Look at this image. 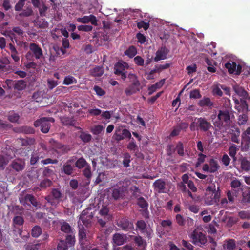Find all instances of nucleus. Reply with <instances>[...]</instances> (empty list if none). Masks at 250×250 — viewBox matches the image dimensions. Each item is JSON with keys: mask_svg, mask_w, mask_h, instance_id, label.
Here are the masks:
<instances>
[{"mask_svg": "<svg viewBox=\"0 0 250 250\" xmlns=\"http://www.w3.org/2000/svg\"><path fill=\"white\" fill-rule=\"evenodd\" d=\"M226 104L227 108L219 110L210 116L214 125L219 129H226L230 125V117L232 113L229 100L226 101Z\"/></svg>", "mask_w": 250, "mask_h": 250, "instance_id": "nucleus-1", "label": "nucleus"}, {"mask_svg": "<svg viewBox=\"0 0 250 250\" xmlns=\"http://www.w3.org/2000/svg\"><path fill=\"white\" fill-rule=\"evenodd\" d=\"M207 193L204 198L205 204L208 206L212 205L217 203L219 199L220 194L219 187L214 185L209 186L207 189Z\"/></svg>", "mask_w": 250, "mask_h": 250, "instance_id": "nucleus-2", "label": "nucleus"}, {"mask_svg": "<svg viewBox=\"0 0 250 250\" xmlns=\"http://www.w3.org/2000/svg\"><path fill=\"white\" fill-rule=\"evenodd\" d=\"M212 127L211 123L204 117L196 118L190 125L191 131L200 130L203 132H207Z\"/></svg>", "mask_w": 250, "mask_h": 250, "instance_id": "nucleus-3", "label": "nucleus"}, {"mask_svg": "<svg viewBox=\"0 0 250 250\" xmlns=\"http://www.w3.org/2000/svg\"><path fill=\"white\" fill-rule=\"evenodd\" d=\"M128 78L132 83L125 89V92L126 96H130L140 90V83L136 75L133 73L128 74Z\"/></svg>", "mask_w": 250, "mask_h": 250, "instance_id": "nucleus-4", "label": "nucleus"}, {"mask_svg": "<svg viewBox=\"0 0 250 250\" xmlns=\"http://www.w3.org/2000/svg\"><path fill=\"white\" fill-rule=\"evenodd\" d=\"M54 122V119L52 117H42L37 120L34 123V125L35 127H40V129L43 133L48 132L51 123Z\"/></svg>", "mask_w": 250, "mask_h": 250, "instance_id": "nucleus-5", "label": "nucleus"}, {"mask_svg": "<svg viewBox=\"0 0 250 250\" xmlns=\"http://www.w3.org/2000/svg\"><path fill=\"white\" fill-rule=\"evenodd\" d=\"M129 68L127 63L122 61H119L115 65V74L120 76L122 80H125L128 78V74L130 73L127 72Z\"/></svg>", "mask_w": 250, "mask_h": 250, "instance_id": "nucleus-6", "label": "nucleus"}, {"mask_svg": "<svg viewBox=\"0 0 250 250\" xmlns=\"http://www.w3.org/2000/svg\"><path fill=\"white\" fill-rule=\"evenodd\" d=\"M190 238L194 245L200 247L205 245L207 242L205 235L198 229H195L193 231L190 235Z\"/></svg>", "mask_w": 250, "mask_h": 250, "instance_id": "nucleus-7", "label": "nucleus"}, {"mask_svg": "<svg viewBox=\"0 0 250 250\" xmlns=\"http://www.w3.org/2000/svg\"><path fill=\"white\" fill-rule=\"evenodd\" d=\"M62 194L60 190L57 189H53L49 195L45 199L52 206H56L61 201Z\"/></svg>", "mask_w": 250, "mask_h": 250, "instance_id": "nucleus-8", "label": "nucleus"}, {"mask_svg": "<svg viewBox=\"0 0 250 250\" xmlns=\"http://www.w3.org/2000/svg\"><path fill=\"white\" fill-rule=\"evenodd\" d=\"M136 229H139L140 232L146 235L148 238H152L153 234V230L150 227H147L146 222L142 220L137 222Z\"/></svg>", "mask_w": 250, "mask_h": 250, "instance_id": "nucleus-9", "label": "nucleus"}, {"mask_svg": "<svg viewBox=\"0 0 250 250\" xmlns=\"http://www.w3.org/2000/svg\"><path fill=\"white\" fill-rule=\"evenodd\" d=\"M91 209L87 208L83 211L80 215L79 220L78 222V224L81 223V221L86 227H88L91 223V220L93 217V214L92 212H89Z\"/></svg>", "mask_w": 250, "mask_h": 250, "instance_id": "nucleus-10", "label": "nucleus"}, {"mask_svg": "<svg viewBox=\"0 0 250 250\" xmlns=\"http://www.w3.org/2000/svg\"><path fill=\"white\" fill-rule=\"evenodd\" d=\"M131 134L129 131L126 129H123L121 127L116 128L113 136V138L117 141H121L125 138H130Z\"/></svg>", "mask_w": 250, "mask_h": 250, "instance_id": "nucleus-11", "label": "nucleus"}, {"mask_svg": "<svg viewBox=\"0 0 250 250\" xmlns=\"http://www.w3.org/2000/svg\"><path fill=\"white\" fill-rule=\"evenodd\" d=\"M233 99L235 103V109L239 113H248V104L246 102L247 99H240L239 100L234 96Z\"/></svg>", "mask_w": 250, "mask_h": 250, "instance_id": "nucleus-12", "label": "nucleus"}, {"mask_svg": "<svg viewBox=\"0 0 250 250\" xmlns=\"http://www.w3.org/2000/svg\"><path fill=\"white\" fill-rule=\"evenodd\" d=\"M220 168V166L217 161L211 158L209 161V164H205L203 166V170L205 172L214 173Z\"/></svg>", "mask_w": 250, "mask_h": 250, "instance_id": "nucleus-13", "label": "nucleus"}, {"mask_svg": "<svg viewBox=\"0 0 250 250\" xmlns=\"http://www.w3.org/2000/svg\"><path fill=\"white\" fill-rule=\"evenodd\" d=\"M229 73L239 75L241 72L242 66L233 62H228L225 65Z\"/></svg>", "mask_w": 250, "mask_h": 250, "instance_id": "nucleus-14", "label": "nucleus"}, {"mask_svg": "<svg viewBox=\"0 0 250 250\" xmlns=\"http://www.w3.org/2000/svg\"><path fill=\"white\" fill-rule=\"evenodd\" d=\"M126 191V188L122 187L110 189L109 192L111 194L112 197L115 200H117L122 198Z\"/></svg>", "mask_w": 250, "mask_h": 250, "instance_id": "nucleus-15", "label": "nucleus"}, {"mask_svg": "<svg viewBox=\"0 0 250 250\" xmlns=\"http://www.w3.org/2000/svg\"><path fill=\"white\" fill-rule=\"evenodd\" d=\"M10 167L14 171L20 172L24 169L25 167V162L21 159H16L11 162L10 164Z\"/></svg>", "mask_w": 250, "mask_h": 250, "instance_id": "nucleus-16", "label": "nucleus"}, {"mask_svg": "<svg viewBox=\"0 0 250 250\" xmlns=\"http://www.w3.org/2000/svg\"><path fill=\"white\" fill-rule=\"evenodd\" d=\"M29 49L36 59H40L43 57V52L41 47L35 43L29 44Z\"/></svg>", "mask_w": 250, "mask_h": 250, "instance_id": "nucleus-17", "label": "nucleus"}, {"mask_svg": "<svg viewBox=\"0 0 250 250\" xmlns=\"http://www.w3.org/2000/svg\"><path fill=\"white\" fill-rule=\"evenodd\" d=\"M6 83L8 85H13L15 89L18 90H22L26 87V82L22 80L18 81H13L11 80H7Z\"/></svg>", "mask_w": 250, "mask_h": 250, "instance_id": "nucleus-18", "label": "nucleus"}, {"mask_svg": "<svg viewBox=\"0 0 250 250\" xmlns=\"http://www.w3.org/2000/svg\"><path fill=\"white\" fill-rule=\"evenodd\" d=\"M77 21L78 22L82 23H88L90 22L92 25H97V20L96 17L93 15H90L89 16H84L81 18H78Z\"/></svg>", "mask_w": 250, "mask_h": 250, "instance_id": "nucleus-19", "label": "nucleus"}, {"mask_svg": "<svg viewBox=\"0 0 250 250\" xmlns=\"http://www.w3.org/2000/svg\"><path fill=\"white\" fill-rule=\"evenodd\" d=\"M154 191L159 193H165L166 191V183L161 179H159L156 180L153 184Z\"/></svg>", "mask_w": 250, "mask_h": 250, "instance_id": "nucleus-20", "label": "nucleus"}, {"mask_svg": "<svg viewBox=\"0 0 250 250\" xmlns=\"http://www.w3.org/2000/svg\"><path fill=\"white\" fill-rule=\"evenodd\" d=\"M21 204L25 205V204H32L34 207H37L38 203L35 197L31 194H26L24 197H22L20 199Z\"/></svg>", "mask_w": 250, "mask_h": 250, "instance_id": "nucleus-21", "label": "nucleus"}, {"mask_svg": "<svg viewBox=\"0 0 250 250\" xmlns=\"http://www.w3.org/2000/svg\"><path fill=\"white\" fill-rule=\"evenodd\" d=\"M233 89L236 94L241 97L240 99H249L250 97L244 88L239 85H234Z\"/></svg>", "mask_w": 250, "mask_h": 250, "instance_id": "nucleus-22", "label": "nucleus"}, {"mask_svg": "<svg viewBox=\"0 0 250 250\" xmlns=\"http://www.w3.org/2000/svg\"><path fill=\"white\" fill-rule=\"evenodd\" d=\"M132 238L138 248V250H146V242L141 236L139 235L133 236Z\"/></svg>", "mask_w": 250, "mask_h": 250, "instance_id": "nucleus-23", "label": "nucleus"}, {"mask_svg": "<svg viewBox=\"0 0 250 250\" xmlns=\"http://www.w3.org/2000/svg\"><path fill=\"white\" fill-rule=\"evenodd\" d=\"M49 143L54 149H60L62 153H65L68 151L66 146L57 142L53 139H50Z\"/></svg>", "mask_w": 250, "mask_h": 250, "instance_id": "nucleus-24", "label": "nucleus"}, {"mask_svg": "<svg viewBox=\"0 0 250 250\" xmlns=\"http://www.w3.org/2000/svg\"><path fill=\"white\" fill-rule=\"evenodd\" d=\"M168 50L165 47L161 48L156 53V57L154 58L155 61H158L161 60H164L167 58Z\"/></svg>", "mask_w": 250, "mask_h": 250, "instance_id": "nucleus-25", "label": "nucleus"}, {"mask_svg": "<svg viewBox=\"0 0 250 250\" xmlns=\"http://www.w3.org/2000/svg\"><path fill=\"white\" fill-rule=\"evenodd\" d=\"M113 241L116 245H122L125 241V235L120 233H115L113 236Z\"/></svg>", "mask_w": 250, "mask_h": 250, "instance_id": "nucleus-26", "label": "nucleus"}, {"mask_svg": "<svg viewBox=\"0 0 250 250\" xmlns=\"http://www.w3.org/2000/svg\"><path fill=\"white\" fill-rule=\"evenodd\" d=\"M13 232L14 234L13 238L14 239V241L16 243H21V239H20V238H22L24 240H26L27 238H28V236H22V229L20 228H18L17 229H14L13 230Z\"/></svg>", "mask_w": 250, "mask_h": 250, "instance_id": "nucleus-27", "label": "nucleus"}, {"mask_svg": "<svg viewBox=\"0 0 250 250\" xmlns=\"http://www.w3.org/2000/svg\"><path fill=\"white\" fill-rule=\"evenodd\" d=\"M15 130L18 132L26 134H34L35 132V131L33 128L27 126H22L18 127L16 128Z\"/></svg>", "mask_w": 250, "mask_h": 250, "instance_id": "nucleus-28", "label": "nucleus"}, {"mask_svg": "<svg viewBox=\"0 0 250 250\" xmlns=\"http://www.w3.org/2000/svg\"><path fill=\"white\" fill-rule=\"evenodd\" d=\"M223 248L226 250H233L236 247L235 241L230 239L224 241L223 245Z\"/></svg>", "mask_w": 250, "mask_h": 250, "instance_id": "nucleus-29", "label": "nucleus"}, {"mask_svg": "<svg viewBox=\"0 0 250 250\" xmlns=\"http://www.w3.org/2000/svg\"><path fill=\"white\" fill-rule=\"evenodd\" d=\"M14 33L17 34L18 35L22 37L24 34V32L19 27H14L13 28L12 30L10 31V33L12 36L11 37V39L13 40V38L15 42L18 44V40L17 38L15 37V35Z\"/></svg>", "mask_w": 250, "mask_h": 250, "instance_id": "nucleus-30", "label": "nucleus"}, {"mask_svg": "<svg viewBox=\"0 0 250 250\" xmlns=\"http://www.w3.org/2000/svg\"><path fill=\"white\" fill-rule=\"evenodd\" d=\"M71 161H68L65 164H64L62 172H63L65 174L70 175L73 173V167L69 164Z\"/></svg>", "mask_w": 250, "mask_h": 250, "instance_id": "nucleus-31", "label": "nucleus"}, {"mask_svg": "<svg viewBox=\"0 0 250 250\" xmlns=\"http://www.w3.org/2000/svg\"><path fill=\"white\" fill-rule=\"evenodd\" d=\"M241 168L246 171L250 169V162L245 157H241L239 159Z\"/></svg>", "mask_w": 250, "mask_h": 250, "instance_id": "nucleus-32", "label": "nucleus"}, {"mask_svg": "<svg viewBox=\"0 0 250 250\" xmlns=\"http://www.w3.org/2000/svg\"><path fill=\"white\" fill-rule=\"evenodd\" d=\"M61 230L67 234L74 233L73 229L68 223L65 222H63L61 224Z\"/></svg>", "mask_w": 250, "mask_h": 250, "instance_id": "nucleus-33", "label": "nucleus"}, {"mask_svg": "<svg viewBox=\"0 0 250 250\" xmlns=\"http://www.w3.org/2000/svg\"><path fill=\"white\" fill-rule=\"evenodd\" d=\"M45 156V153L42 154V152H34L32 154L30 160L31 165H35L38 161L39 158H43Z\"/></svg>", "mask_w": 250, "mask_h": 250, "instance_id": "nucleus-34", "label": "nucleus"}, {"mask_svg": "<svg viewBox=\"0 0 250 250\" xmlns=\"http://www.w3.org/2000/svg\"><path fill=\"white\" fill-rule=\"evenodd\" d=\"M66 244L69 247H71L74 245L75 242V238L74 233L67 234L66 237L65 241Z\"/></svg>", "mask_w": 250, "mask_h": 250, "instance_id": "nucleus-35", "label": "nucleus"}, {"mask_svg": "<svg viewBox=\"0 0 250 250\" xmlns=\"http://www.w3.org/2000/svg\"><path fill=\"white\" fill-rule=\"evenodd\" d=\"M120 226L122 229L125 230H128L133 227V224L127 220H123L121 221L120 222Z\"/></svg>", "mask_w": 250, "mask_h": 250, "instance_id": "nucleus-36", "label": "nucleus"}, {"mask_svg": "<svg viewBox=\"0 0 250 250\" xmlns=\"http://www.w3.org/2000/svg\"><path fill=\"white\" fill-rule=\"evenodd\" d=\"M90 73L94 77H100L103 74L104 70L102 67L96 66L91 70Z\"/></svg>", "mask_w": 250, "mask_h": 250, "instance_id": "nucleus-37", "label": "nucleus"}, {"mask_svg": "<svg viewBox=\"0 0 250 250\" xmlns=\"http://www.w3.org/2000/svg\"><path fill=\"white\" fill-rule=\"evenodd\" d=\"M136 48L133 46H130L125 52V54L130 58L134 57L136 55Z\"/></svg>", "mask_w": 250, "mask_h": 250, "instance_id": "nucleus-38", "label": "nucleus"}, {"mask_svg": "<svg viewBox=\"0 0 250 250\" xmlns=\"http://www.w3.org/2000/svg\"><path fill=\"white\" fill-rule=\"evenodd\" d=\"M248 119V113H242L238 118V124L240 125H243L246 124Z\"/></svg>", "mask_w": 250, "mask_h": 250, "instance_id": "nucleus-39", "label": "nucleus"}, {"mask_svg": "<svg viewBox=\"0 0 250 250\" xmlns=\"http://www.w3.org/2000/svg\"><path fill=\"white\" fill-rule=\"evenodd\" d=\"M42 233V229L39 226H35L32 229L31 234L34 237H38Z\"/></svg>", "mask_w": 250, "mask_h": 250, "instance_id": "nucleus-40", "label": "nucleus"}, {"mask_svg": "<svg viewBox=\"0 0 250 250\" xmlns=\"http://www.w3.org/2000/svg\"><path fill=\"white\" fill-rule=\"evenodd\" d=\"M20 142L22 146L32 145L35 143V140L34 138H27L26 139H20Z\"/></svg>", "mask_w": 250, "mask_h": 250, "instance_id": "nucleus-41", "label": "nucleus"}, {"mask_svg": "<svg viewBox=\"0 0 250 250\" xmlns=\"http://www.w3.org/2000/svg\"><path fill=\"white\" fill-rule=\"evenodd\" d=\"M199 105L200 106H207L211 107L213 105V103L211 102L209 98H205L199 101Z\"/></svg>", "mask_w": 250, "mask_h": 250, "instance_id": "nucleus-42", "label": "nucleus"}, {"mask_svg": "<svg viewBox=\"0 0 250 250\" xmlns=\"http://www.w3.org/2000/svg\"><path fill=\"white\" fill-rule=\"evenodd\" d=\"M239 148L238 146L233 145L229 147V155L234 160H236L235 155Z\"/></svg>", "mask_w": 250, "mask_h": 250, "instance_id": "nucleus-43", "label": "nucleus"}, {"mask_svg": "<svg viewBox=\"0 0 250 250\" xmlns=\"http://www.w3.org/2000/svg\"><path fill=\"white\" fill-rule=\"evenodd\" d=\"M75 165L76 167L79 169L82 168L84 167H86L87 165H88L85 160L83 157L79 158L76 161Z\"/></svg>", "mask_w": 250, "mask_h": 250, "instance_id": "nucleus-44", "label": "nucleus"}, {"mask_svg": "<svg viewBox=\"0 0 250 250\" xmlns=\"http://www.w3.org/2000/svg\"><path fill=\"white\" fill-rule=\"evenodd\" d=\"M77 83V80L74 77L67 76L65 77L63 83L68 85L72 83Z\"/></svg>", "mask_w": 250, "mask_h": 250, "instance_id": "nucleus-45", "label": "nucleus"}, {"mask_svg": "<svg viewBox=\"0 0 250 250\" xmlns=\"http://www.w3.org/2000/svg\"><path fill=\"white\" fill-rule=\"evenodd\" d=\"M13 224L14 229H17L15 226V225H22L23 224L24 220L21 216H17L14 217L13 220Z\"/></svg>", "mask_w": 250, "mask_h": 250, "instance_id": "nucleus-46", "label": "nucleus"}, {"mask_svg": "<svg viewBox=\"0 0 250 250\" xmlns=\"http://www.w3.org/2000/svg\"><path fill=\"white\" fill-rule=\"evenodd\" d=\"M137 204L139 206L143 209L145 210H147L148 204L146 203V201L143 197H139L138 198V202Z\"/></svg>", "mask_w": 250, "mask_h": 250, "instance_id": "nucleus-47", "label": "nucleus"}, {"mask_svg": "<svg viewBox=\"0 0 250 250\" xmlns=\"http://www.w3.org/2000/svg\"><path fill=\"white\" fill-rule=\"evenodd\" d=\"M130 190L133 196L135 198H139L141 194L140 190L136 186H132L130 188Z\"/></svg>", "mask_w": 250, "mask_h": 250, "instance_id": "nucleus-48", "label": "nucleus"}, {"mask_svg": "<svg viewBox=\"0 0 250 250\" xmlns=\"http://www.w3.org/2000/svg\"><path fill=\"white\" fill-rule=\"evenodd\" d=\"M33 14V10L31 7H27L19 14L21 17H29Z\"/></svg>", "mask_w": 250, "mask_h": 250, "instance_id": "nucleus-49", "label": "nucleus"}, {"mask_svg": "<svg viewBox=\"0 0 250 250\" xmlns=\"http://www.w3.org/2000/svg\"><path fill=\"white\" fill-rule=\"evenodd\" d=\"M175 149L179 156H183L184 155L183 145L181 142H179L177 144Z\"/></svg>", "mask_w": 250, "mask_h": 250, "instance_id": "nucleus-50", "label": "nucleus"}, {"mask_svg": "<svg viewBox=\"0 0 250 250\" xmlns=\"http://www.w3.org/2000/svg\"><path fill=\"white\" fill-rule=\"evenodd\" d=\"M79 238L80 242L86 238V233L83 226L81 228H79Z\"/></svg>", "mask_w": 250, "mask_h": 250, "instance_id": "nucleus-51", "label": "nucleus"}, {"mask_svg": "<svg viewBox=\"0 0 250 250\" xmlns=\"http://www.w3.org/2000/svg\"><path fill=\"white\" fill-rule=\"evenodd\" d=\"M242 185L241 182L238 179H235L233 180L231 182V186L232 188L234 189H242L241 187Z\"/></svg>", "mask_w": 250, "mask_h": 250, "instance_id": "nucleus-52", "label": "nucleus"}, {"mask_svg": "<svg viewBox=\"0 0 250 250\" xmlns=\"http://www.w3.org/2000/svg\"><path fill=\"white\" fill-rule=\"evenodd\" d=\"M27 0H19L15 6V10L16 11H20L22 9Z\"/></svg>", "mask_w": 250, "mask_h": 250, "instance_id": "nucleus-53", "label": "nucleus"}, {"mask_svg": "<svg viewBox=\"0 0 250 250\" xmlns=\"http://www.w3.org/2000/svg\"><path fill=\"white\" fill-rule=\"evenodd\" d=\"M104 127L101 125L94 126L91 129L92 132L95 135H98L101 133L104 129Z\"/></svg>", "mask_w": 250, "mask_h": 250, "instance_id": "nucleus-54", "label": "nucleus"}, {"mask_svg": "<svg viewBox=\"0 0 250 250\" xmlns=\"http://www.w3.org/2000/svg\"><path fill=\"white\" fill-rule=\"evenodd\" d=\"M80 138L83 142H88L91 139V135L88 133L82 132L80 136Z\"/></svg>", "mask_w": 250, "mask_h": 250, "instance_id": "nucleus-55", "label": "nucleus"}, {"mask_svg": "<svg viewBox=\"0 0 250 250\" xmlns=\"http://www.w3.org/2000/svg\"><path fill=\"white\" fill-rule=\"evenodd\" d=\"M19 119V116L18 114L14 112H11L8 116V120L13 123H16L18 122Z\"/></svg>", "mask_w": 250, "mask_h": 250, "instance_id": "nucleus-56", "label": "nucleus"}, {"mask_svg": "<svg viewBox=\"0 0 250 250\" xmlns=\"http://www.w3.org/2000/svg\"><path fill=\"white\" fill-rule=\"evenodd\" d=\"M69 247L66 244L65 241L61 240L57 245V250H67Z\"/></svg>", "mask_w": 250, "mask_h": 250, "instance_id": "nucleus-57", "label": "nucleus"}, {"mask_svg": "<svg viewBox=\"0 0 250 250\" xmlns=\"http://www.w3.org/2000/svg\"><path fill=\"white\" fill-rule=\"evenodd\" d=\"M135 63L139 66H143L144 65V60L140 56H137L134 58Z\"/></svg>", "mask_w": 250, "mask_h": 250, "instance_id": "nucleus-58", "label": "nucleus"}, {"mask_svg": "<svg viewBox=\"0 0 250 250\" xmlns=\"http://www.w3.org/2000/svg\"><path fill=\"white\" fill-rule=\"evenodd\" d=\"M87 113L91 116H98L101 115L102 111L98 108L89 109Z\"/></svg>", "mask_w": 250, "mask_h": 250, "instance_id": "nucleus-59", "label": "nucleus"}, {"mask_svg": "<svg viewBox=\"0 0 250 250\" xmlns=\"http://www.w3.org/2000/svg\"><path fill=\"white\" fill-rule=\"evenodd\" d=\"M93 27L91 25H81L78 26V29L79 31L89 32L92 30Z\"/></svg>", "mask_w": 250, "mask_h": 250, "instance_id": "nucleus-60", "label": "nucleus"}, {"mask_svg": "<svg viewBox=\"0 0 250 250\" xmlns=\"http://www.w3.org/2000/svg\"><path fill=\"white\" fill-rule=\"evenodd\" d=\"M8 161L6 159V157L0 154V170L3 169L4 167L7 164Z\"/></svg>", "mask_w": 250, "mask_h": 250, "instance_id": "nucleus-61", "label": "nucleus"}, {"mask_svg": "<svg viewBox=\"0 0 250 250\" xmlns=\"http://www.w3.org/2000/svg\"><path fill=\"white\" fill-rule=\"evenodd\" d=\"M175 220L176 223L181 226H183L185 224V220L183 217L180 214H177L175 217Z\"/></svg>", "mask_w": 250, "mask_h": 250, "instance_id": "nucleus-62", "label": "nucleus"}, {"mask_svg": "<svg viewBox=\"0 0 250 250\" xmlns=\"http://www.w3.org/2000/svg\"><path fill=\"white\" fill-rule=\"evenodd\" d=\"M9 63V61L6 57L0 59V70L5 68L7 64Z\"/></svg>", "mask_w": 250, "mask_h": 250, "instance_id": "nucleus-63", "label": "nucleus"}, {"mask_svg": "<svg viewBox=\"0 0 250 250\" xmlns=\"http://www.w3.org/2000/svg\"><path fill=\"white\" fill-rule=\"evenodd\" d=\"M93 89L96 92V94L99 96H102L105 94V92L102 88L98 86H94Z\"/></svg>", "mask_w": 250, "mask_h": 250, "instance_id": "nucleus-64", "label": "nucleus"}]
</instances>
